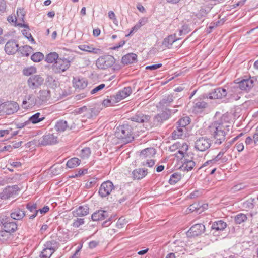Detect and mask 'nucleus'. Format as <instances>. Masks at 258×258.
Wrapping results in <instances>:
<instances>
[{"instance_id":"obj_52","label":"nucleus","mask_w":258,"mask_h":258,"mask_svg":"<svg viewBox=\"0 0 258 258\" xmlns=\"http://www.w3.org/2000/svg\"><path fill=\"white\" fill-rule=\"evenodd\" d=\"M85 224V220L84 218H76L74 219L73 222L72 224L73 227L75 228H78L80 226Z\"/></svg>"},{"instance_id":"obj_12","label":"nucleus","mask_w":258,"mask_h":258,"mask_svg":"<svg viewBox=\"0 0 258 258\" xmlns=\"http://www.w3.org/2000/svg\"><path fill=\"white\" fill-rule=\"evenodd\" d=\"M57 143V137L53 134L43 135L39 140V143L43 146L50 145Z\"/></svg>"},{"instance_id":"obj_5","label":"nucleus","mask_w":258,"mask_h":258,"mask_svg":"<svg viewBox=\"0 0 258 258\" xmlns=\"http://www.w3.org/2000/svg\"><path fill=\"white\" fill-rule=\"evenodd\" d=\"M19 107L17 103L13 101H8L3 103L0 105V115L4 114L10 115L17 112Z\"/></svg>"},{"instance_id":"obj_47","label":"nucleus","mask_w":258,"mask_h":258,"mask_svg":"<svg viewBox=\"0 0 258 258\" xmlns=\"http://www.w3.org/2000/svg\"><path fill=\"white\" fill-rule=\"evenodd\" d=\"M91 150L89 147H85L80 152L79 155L82 159H87L91 155Z\"/></svg>"},{"instance_id":"obj_32","label":"nucleus","mask_w":258,"mask_h":258,"mask_svg":"<svg viewBox=\"0 0 258 258\" xmlns=\"http://www.w3.org/2000/svg\"><path fill=\"white\" fill-rule=\"evenodd\" d=\"M186 132V128L178 127L177 125L176 129L172 133V137L174 139L181 138Z\"/></svg>"},{"instance_id":"obj_6","label":"nucleus","mask_w":258,"mask_h":258,"mask_svg":"<svg viewBox=\"0 0 258 258\" xmlns=\"http://www.w3.org/2000/svg\"><path fill=\"white\" fill-rule=\"evenodd\" d=\"M70 66V61L66 58H59L52 66V71L60 74L67 70Z\"/></svg>"},{"instance_id":"obj_27","label":"nucleus","mask_w":258,"mask_h":258,"mask_svg":"<svg viewBox=\"0 0 258 258\" xmlns=\"http://www.w3.org/2000/svg\"><path fill=\"white\" fill-rule=\"evenodd\" d=\"M73 86L78 89H83L87 86V81L84 78H74L73 81Z\"/></svg>"},{"instance_id":"obj_55","label":"nucleus","mask_w":258,"mask_h":258,"mask_svg":"<svg viewBox=\"0 0 258 258\" xmlns=\"http://www.w3.org/2000/svg\"><path fill=\"white\" fill-rule=\"evenodd\" d=\"M105 86V85L104 84H101L95 87L94 88H93L91 91V94H93L97 92L100 91L101 90L103 89Z\"/></svg>"},{"instance_id":"obj_18","label":"nucleus","mask_w":258,"mask_h":258,"mask_svg":"<svg viewBox=\"0 0 258 258\" xmlns=\"http://www.w3.org/2000/svg\"><path fill=\"white\" fill-rule=\"evenodd\" d=\"M50 98V91L48 90H41L39 91L37 98L35 104H41L46 102Z\"/></svg>"},{"instance_id":"obj_59","label":"nucleus","mask_w":258,"mask_h":258,"mask_svg":"<svg viewBox=\"0 0 258 258\" xmlns=\"http://www.w3.org/2000/svg\"><path fill=\"white\" fill-rule=\"evenodd\" d=\"M232 144V142H230V141L227 142L224 144L223 147L221 149L223 151L226 152L231 147Z\"/></svg>"},{"instance_id":"obj_64","label":"nucleus","mask_w":258,"mask_h":258,"mask_svg":"<svg viewBox=\"0 0 258 258\" xmlns=\"http://www.w3.org/2000/svg\"><path fill=\"white\" fill-rule=\"evenodd\" d=\"M252 140L254 145L258 144V132H256L253 134Z\"/></svg>"},{"instance_id":"obj_39","label":"nucleus","mask_w":258,"mask_h":258,"mask_svg":"<svg viewBox=\"0 0 258 258\" xmlns=\"http://www.w3.org/2000/svg\"><path fill=\"white\" fill-rule=\"evenodd\" d=\"M234 220L237 224H240L247 220V217L246 214L240 213L234 216Z\"/></svg>"},{"instance_id":"obj_46","label":"nucleus","mask_w":258,"mask_h":258,"mask_svg":"<svg viewBox=\"0 0 258 258\" xmlns=\"http://www.w3.org/2000/svg\"><path fill=\"white\" fill-rule=\"evenodd\" d=\"M174 100V98L172 95H168L163 98L160 101V104L161 106H167L169 105V104L173 102Z\"/></svg>"},{"instance_id":"obj_1","label":"nucleus","mask_w":258,"mask_h":258,"mask_svg":"<svg viewBox=\"0 0 258 258\" xmlns=\"http://www.w3.org/2000/svg\"><path fill=\"white\" fill-rule=\"evenodd\" d=\"M232 128V123L226 115H222L220 119L213 122L209 126V132L214 139L215 144L218 145L222 144Z\"/></svg>"},{"instance_id":"obj_38","label":"nucleus","mask_w":258,"mask_h":258,"mask_svg":"<svg viewBox=\"0 0 258 258\" xmlns=\"http://www.w3.org/2000/svg\"><path fill=\"white\" fill-rule=\"evenodd\" d=\"M68 127L67 122L62 120L57 121L55 125V130L59 132H64Z\"/></svg>"},{"instance_id":"obj_24","label":"nucleus","mask_w":258,"mask_h":258,"mask_svg":"<svg viewBox=\"0 0 258 258\" xmlns=\"http://www.w3.org/2000/svg\"><path fill=\"white\" fill-rule=\"evenodd\" d=\"M89 213V208L87 205L80 206L73 211L75 217H82L88 215Z\"/></svg>"},{"instance_id":"obj_35","label":"nucleus","mask_w":258,"mask_h":258,"mask_svg":"<svg viewBox=\"0 0 258 258\" xmlns=\"http://www.w3.org/2000/svg\"><path fill=\"white\" fill-rule=\"evenodd\" d=\"M227 226L226 222L222 220H218L214 222L212 225V229L216 231H223Z\"/></svg>"},{"instance_id":"obj_58","label":"nucleus","mask_w":258,"mask_h":258,"mask_svg":"<svg viewBox=\"0 0 258 258\" xmlns=\"http://www.w3.org/2000/svg\"><path fill=\"white\" fill-rule=\"evenodd\" d=\"M162 66L161 63H158L156 64H152L150 66H147L146 67V70H156L159 68H160Z\"/></svg>"},{"instance_id":"obj_48","label":"nucleus","mask_w":258,"mask_h":258,"mask_svg":"<svg viewBox=\"0 0 258 258\" xmlns=\"http://www.w3.org/2000/svg\"><path fill=\"white\" fill-rule=\"evenodd\" d=\"M10 237V233L6 231L5 230L0 231V241L4 242L8 240Z\"/></svg>"},{"instance_id":"obj_7","label":"nucleus","mask_w":258,"mask_h":258,"mask_svg":"<svg viewBox=\"0 0 258 258\" xmlns=\"http://www.w3.org/2000/svg\"><path fill=\"white\" fill-rule=\"evenodd\" d=\"M4 227V230L9 233L14 232L17 229V224L15 222L12 221L11 219L7 216L0 217V226Z\"/></svg>"},{"instance_id":"obj_22","label":"nucleus","mask_w":258,"mask_h":258,"mask_svg":"<svg viewBox=\"0 0 258 258\" xmlns=\"http://www.w3.org/2000/svg\"><path fill=\"white\" fill-rule=\"evenodd\" d=\"M132 93V89L130 87H124L122 90L118 91L115 95L116 101L119 102L122 99L128 96Z\"/></svg>"},{"instance_id":"obj_9","label":"nucleus","mask_w":258,"mask_h":258,"mask_svg":"<svg viewBox=\"0 0 258 258\" xmlns=\"http://www.w3.org/2000/svg\"><path fill=\"white\" fill-rule=\"evenodd\" d=\"M43 82L44 79L40 75H31L27 80L28 86L32 90L39 88Z\"/></svg>"},{"instance_id":"obj_42","label":"nucleus","mask_w":258,"mask_h":258,"mask_svg":"<svg viewBox=\"0 0 258 258\" xmlns=\"http://www.w3.org/2000/svg\"><path fill=\"white\" fill-rule=\"evenodd\" d=\"M23 56H28L32 51V48L28 45L20 47L19 49Z\"/></svg>"},{"instance_id":"obj_15","label":"nucleus","mask_w":258,"mask_h":258,"mask_svg":"<svg viewBox=\"0 0 258 258\" xmlns=\"http://www.w3.org/2000/svg\"><path fill=\"white\" fill-rule=\"evenodd\" d=\"M205 227L202 224H197L193 225L187 232L188 236H197L203 233Z\"/></svg>"},{"instance_id":"obj_60","label":"nucleus","mask_w":258,"mask_h":258,"mask_svg":"<svg viewBox=\"0 0 258 258\" xmlns=\"http://www.w3.org/2000/svg\"><path fill=\"white\" fill-rule=\"evenodd\" d=\"M125 44L124 40H121L119 42L118 44H115L114 46H113L111 49L113 50H116L120 47H122Z\"/></svg>"},{"instance_id":"obj_56","label":"nucleus","mask_w":258,"mask_h":258,"mask_svg":"<svg viewBox=\"0 0 258 258\" xmlns=\"http://www.w3.org/2000/svg\"><path fill=\"white\" fill-rule=\"evenodd\" d=\"M189 31V29L187 25H183L181 29L179 31V35H182L183 34H186Z\"/></svg>"},{"instance_id":"obj_51","label":"nucleus","mask_w":258,"mask_h":258,"mask_svg":"<svg viewBox=\"0 0 258 258\" xmlns=\"http://www.w3.org/2000/svg\"><path fill=\"white\" fill-rule=\"evenodd\" d=\"M33 98L32 96L29 95L27 97L25 98V99L23 100L22 102V106L25 108V107H30L31 106L34 105L33 103H31V99Z\"/></svg>"},{"instance_id":"obj_44","label":"nucleus","mask_w":258,"mask_h":258,"mask_svg":"<svg viewBox=\"0 0 258 258\" xmlns=\"http://www.w3.org/2000/svg\"><path fill=\"white\" fill-rule=\"evenodd\" d=\"M190 122V119L189 117L186 116L180 119L177 122L178 127L186 128Z\"/></svg>"},{"instance_id":"obj_50","label":"nucleus","mask_w":258,"mask_h":258,"mask_svg":"<svg viewBox=\"0 0 258 258\" xmlns=\"http://www.w3.org/2000/svg\"><path fill=\"white\" fill-rule=\"evenodd\" d=\"M31 58L34 62H38L44 58V55L41 52H36L31 56Z\"/></svg>"},{"instance_id":"obj_31","label":"nucleus","mask_w":258,"mask_h":258,"mask_svg":"<svg viewBox=\"0 0 258 258\" xmlns=\"http://www.w3.org/2000/svg\"><path fill=\"white\" fill-rule=\"evenodd\" d=\"M147 173V170L142 168H138L132 172V175L135 179L139 180L144 178Z\"/></svg>"},{"instance_id":"obj_17","label":"nucleus","mask_w":258,"mask_h":258,"mask_svg":"<svg viewBox=\"0 0 258 258\" xmlns=\"http://www.w3.org/2000/svg\"><path fill=\"white\" fill-rule=\"evenodd\" d=\"M181 162L182 163L181 168L184 171H191L196 165L195 162L193 160L192 157H184L181 159Z\"/></svg>"},{"instance_id":"obj_61","label":"nucleus","mask_w":258,"mask_h":258,"mask_svg":"<svg viewBox=\"0 0 258 258\" xmlns=\"http://www.w3.org/2000/svg\"><path fill=\"white\" fill-rule=\"evenodd\" d=\"M38 210L41 214H44L49 211V208L48 206H46L43 207L42 209H38Z\"/></svg>"},{"instance_id":"obj_37","label":"nucleus","mask_w":258,"mask_h":258,"mask_svg":"<svg viewBox=\"0 0 258 258\" xmlns=\"http://www.w3.org/2000/svg\"><path fill=\"white\" fill-rule=\"evenodd\" d=\"M84 112H88L89 113V115L87 118H90L92 117V109L90 108H88L86 106H83L80 108H76L74 110V113L76 114H83Z\"/></svg>"},{"instance_id":"obj_57","label":"nucleus","mask_w":258,"mask_h":258,"mask_svg":"<svg viewBox=\"0 0 258 258\" xmlns=\"http://www.w3.org/2000/svg\"><path fill=\"white\" fill-rule=\"evenodd\" d=\"M108 17L110 19L112 20L113 21V23L115 24L117 23V20L116 18L115 15L113 11H109L108 12Z\"/></svg>"},{"instance_id":"obj_36","label":"nucleus","mask_w":258,"mask_h":258,"mask_svg":"<svg viewBox=\"0 0 258 258\" xmlns=\"http://www.w3.org/2000/svg\"><path fill=\"white\" fill-rule=\"evenodd\" d=\"M225 153V152L223 151V150L221 149L219 153L218 154V155L214 159H213L212 160L207 161L204 164V165L206 166L207 165L209 164L210 163H215L220 160H222V162L225 161L226 160H225V158H222V157Z\"/></svg>"},{"instance_id":"obj_21","label":"nucleus","mask_w":258,"mask_h":258,"mask_svg":"<svg viewBox=\"0 0 258 258\" xmlns=\"http://www.w3.org/2000/svg\"><path fill=\"white\" fill-rule=\"evenodd\" d=\"M26 216V212L24 209L17 208L13 209L10 214L12 219L16 220H21Z\"/></svg>"},{"instance_id":"obj_4","label":"nucleus","mask_w":258,"mask_h":258,"mask_svg":"<svg viewBox=\"0 0 258 258\" xmlns=\"http://www.w3.org/2000/svg\"><path fill=\"white\" fill-rule=\"evenodd\" d=\"M115 62L114 57L110 55H104L100 56L96 61L97 68L105 70L113 67Z\"/></svg>"},{"instance_id":"obj_30","label":"nucleus","mask_w":258,"mask_h":258,"mask_svg":"<svg viewBox=\"0 0 258 258\" xmlns=\"http://www.w3.org/2000/svg\"><path fill=\"white\" fill-rule=\"evenodd\" d=\"M59 243L58 242L54 240L47 241L44 244V247L46 249L51 250L54 253L59 247Z\"/></svg>"},{"instance_id":"obj_19","label":"nucleus","mask_w":258,"mask_h":258,"mask_svg":"<svg viewBox=\"0 0 258 258\" xmlns=\"http://www.w3.org/2000/svg\"><path fill=\"white\" fill-rule=\"evenodd\" d=\"M150 118V115L144 114L141 112H138L130 118V120L134 122L142 123L149 122Z\"/></svg>"},{"instance_id":"obj_34","label":"nucleus","mask_w":258,"mask_h":258,"mask_svg":"<svg viewBox=\"0 0 258 258\" xmlns=\"http://www.w3.org/2000/svg\"><path fill=\"white\" fill-rule=\"evenodd\" d=\"M156 154V150L153 148H148L141 151L140 157L142 158H151Z\"/></svg>"},{"instance_id":"obj_23","label":"nucleus","mask_w":258,"mask_h":258,"mask_svg":"<svg viewBox=\"0 0 258 258\" xmlns=\"http://www.w3.org/2000/svg\"><path fill=\"white\" fill-rule=\"evenodd\" d=\"M18 49V44L14 40H10L5 45V50L8 54H14Z\"/></svg>"},{"instance_id":"obj_25","label":"nucleus","mask_w":258,"mask_h":258,"mask_svg":"<svg viewBox=\"0 0 258 258\" xmlns=\"http://www.w3.org/2000/svg\"><path fill=\"white\" fill-rule=\"evenodd\" d=\"M108 217V213L104 210H98L94 212L91 216L93 221L103 220Z\"/></svg>"},{"instance_id":"obj_16","label":"nucleus","mask_w":258,"mask_h":258,"mask_svg":"<svg viewBox=\"0 0 258 258\" xmlns=\"http://www.w3.org/2000/svg\"><path fill=\"white\" fill-rule=\"evenodd\" d=\"M193 110L195 112H202L208 106V104L203 99L198 98L193 102Z\"/></svg>"},{"instance_id":"obj_53","label":"nucleus","mask_w":258,"mask_h":258,"mask_svg":"<svg viewBox=\"0 0 258 258\" xmlns=\"http://www.w3.org/2000/svg\"><path fill=\"white\" fill-rule=\"evenodd\" d=\"M53 253H54V252L51 250L46 249V248L44 247L40 256V258H50Z\"/></svg>"},{"instance_id":"obj_28","label":"nucleus","mask_w":258,"mask_h":258,"mask_svg":"<svg viewBox=\"0 0 258 258\" xmlns=\"http://www.w3.org/2000/svg\"><path fill=\"white\" fill-rule=\"evenodd\" d=\"M45 118V117L43 114L37 112L31 116L29 118L28 121L29 124L31 123L35 124L43 121Z\"/></svg>"},{"instance_id":"obj_54","label":"nucleus","mask_w":258,"mask_h":258,"mask_svg":"<svg viewBox=\"0 0 258 258\" xmlns=\"http://www.w3.org/2000/svg\"><path fill=\"white\" fill-rule=\"evenodd\" d=\"M22 34L26 37L28 40L34 42V39L32 36L31 33L29 32L28 30H23L22 31Z\"/></svg>"},{"instance_id":"obj_43","label":"nucleus","mask_w":258,"mask_h":258,"mask_svg":"<svg viewBox=\"0 0 258 258\" xmlns=\"http://www.w3.org/2000/svg\"><path fill=\"white\" fill-rule=\"evenodd\" d=\"M80 160L78 158H72L69 160L66 164L67 166L70 168H73L79 165Z\"/></svg>"},{"instance_id":"obj_3","label":"nucleus","mask_w":258,"mask_h":258,"mask_svg":"<svg viewBox=\"0 0 258 258\" xmlns=\"http://www.w3.org/2000/svg\"><path fill=\"white\" fill-rule=\"evenodd\" d=\"M115 135L125 143H129L134 139L133 128L127 124H124L117 127Z\"/></svg>"},{"instance_id":"obj_49","label":"nucleus","mask_w":258,"mask_h":258,"mask_svg":"<svg viewBox=\"0 0 258 258\" xmlns=\"http://www.w3.org/2000/svg\"><path fill=\"white\" fill-rule=\"evenodd\" d=\"M36 69L34 67H30L23 69V73L25 76H31L36 72Z\"/></svg>"},{"instance_id":"obj_8","label":"nucleus","mask_w":258,"mask_h":258,"mask_svg":"<svg viewBox=\"0 0 258 258\" xmlns=\"http://www.w3.org/2000/svg\"><path fill=\"white\" fill-rule=\"evenodd\" d=\"M211 145L210 139L206 137H201L197 138L195 141V148L196 150L204 152L208 150Z\"/></svg>"},{"instance_id":"obj_26","label":"nucleus","mask_w":258,"mask_h":258,"mask_svg":"<svg viewBox=\"0 0 258 258\" xmlns=\"http://www.w3.org/2000/svg\"><path fill=\"white\" fill-rule=\"evenodd\" d=\"M78 48L81 50L83 51L88 52L89 53H92L96 54H101L102 51L101 49L99 48H96L92 47L91 46L86 45V44H82L78 46Z\"/></svg>"},{"instance_id":"obj_20","label":"nucleus","mask_w":258,"mask_h":258,"mask_svg":"<svg viewBox=\"0 0 258 258\" xmlns=\"http://www.w3.org/2000/svg\"><path fill=\"white\" fill-rule=\"evenodd\" d=\"M236 84L240 88L241 92H242V91L248 92L253 87V81L250 79H243L236 83Z\"/></svg>"},{"instance_id":"obj_13","label":"nucleus","mask_w":258,"mask_h":258,"mask_svg":"<svg viewBox=\"0 0 258 258\" xmlns=\"http://www.w3.org/2000/svg\"><path fill=\"white\" fill-rule=\"evenodd\" d=\"M19 190L20 188L17 185L8 186L1 194V198L2 199H8L13 195H17Z\"/></svg>"},{"instance_id":"obj_2","label":"nucleus","mask_w":258,"mask_h":258,"mask_svg":"<svg viewBox=\"0 0 258 258\" xmlns=\"http://www.w3.org/2000/svg\"><path fill=\"white\" fill-rule=\"evenodd\" d=\"M242 94L236 83H233L229 86L213 89L209 93L205 94L204 97L210 99H219L227 97V99L230 101H237L240 98Z\"/></svg>"},{"instance_id":"obj_63","label":"nucleus","mask_w":258,"mask_h":258,"mask_svg":"<svg viewBox=\"0 0 258 258\" xmlns=\"http://www.w3.org/2000/svg\"><path fill=\"white\" fill-rule=\"evenodd\" d=\"M29 123H28V120L25 121L24 122H23V123H18L17 124L16 126H17V128H23L24 126H26V125H29Z\"/></svg>"},{"instance_id":"obj_33","label":"nucleus","mask_w":258,"mask_h":258,"mask_svg":"<svg viewBox=\"0 0 258 258\" xmlns=\"http://www.w3.org/2000/svg\"><path fill=\"white\" fill-rule=\"evenodd\" d=\"M178 40L179 39L176 37L175 34L171 35L164 39L162 44L165 47L170 48L172 44Z\"/></svg>"},{"instance_id":"obj_41","label":"nucleus","mask_w":258,"mask_h":258,"mask_svg":"<svg viewBox=\"0 0 258 258\" xmlns=\"http://www.w3.org/2000/svg\"><path fill=\"white\" fill-rule=\"evenodd\" d=\"M182 175L180 173L176 172L172 174L169 180V183L171 185H174L180 181L181 179Z\"/></svg>"},{"instance_id":"obj_40","label":"nucleus","mask_w":258,"mask_h":258,"mask_svg":"<svg viewBox=\"0 0 258 258\" xmlns=\"http://www.w3.org/2000/svg\"><path fill=\"white\" fill-rule=\"evenodd\" d=\"M58 58V54L56 52H53L46 55L45 61L48 63H52L57 60Z\"/></svg>"},{"instance_id":"obj_45","label":"nucleus","mask_w":258,"mask_h":258,"mask_svg":"<svg viewBox=\"0 0 258 258\" xmlns=\"http://www.w3.org/2000/svg\"><path fill=\"white\" fill-rule=\"evenodd\" d=\"M115 97L114 95L111 96L109 98L105 99L103 101V105L105 106H113L115 103H117L116 101Z\"/></svg>"},{"instance_id":"obj_14","label":"nucleus","mask_w":258,"mask_h":258,"mask_svg":"<svg viewBox=\"0 0 258 258\" xmlns=\"http://www.w3.org/2000/svg\"><path fill=\"white\" fill-rule=\"evenodd\" d=\"M26 208L27 210L26 216L29 217V219H34L38 214L39 210L36 203L29 202L26 205Z\"/></svg>"},{"instance_id":"obj_10","label":"nucleus","mask_w":258,"mask_h":258,"mask_svg":"<svg viewBox=\"0 0 258 258\" xmlns=\"http://www.w3.org/2000/svg\"><path fill=\"white\" fill-rule=\"evenodd\" d=\"M114 189V186L113 183L110 180H107L101 184L98 193L100 197L104 198L110 195Z\"/></svg>"},{"instance_id":"obj_62","label":"nucleus","mask_w":258,"mask_h":258,"mask_svg":"<svg viewBox=\"0 0 258 258\" xmlns=\"http://www.w3.org/2000/svg\"><path fill=\"white\" fill-rule=\"evenodd\" d=\"M244 147L243 143L238 142L236 144V148L238 152L242 151L244 149Z\"/></svg>"},{"instance_id":"obj_11","label":"nucleus","mask_w":258,"mask_h":258,"mask_svg":"<svg viewBox=\"0 0 258 258\" xmlns=\"http://www.w3.org/2000/svg\"><path fill=\"white\" fill-rule=\"evenodd\" d=\"M171 109H166L154 116V124L156 125L161 124L164 121L168 120L171 116Z\"/></svg>"},{"instance_id":"obj_29","label":"nucleus","mask_w":258,"mask_h":258,"mask_svg":"<svg viewBox=\"0 0 258 258\" xmlns=\"http://www.w3.org/2000/svg\"><path fill=\"white\" fill-rule=\"evenodd\" d=\"M121 61L124 64L135 63L137 61V55L134 53H128L122 57Z\"/></svg>"}]
</instances>
